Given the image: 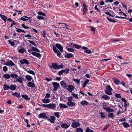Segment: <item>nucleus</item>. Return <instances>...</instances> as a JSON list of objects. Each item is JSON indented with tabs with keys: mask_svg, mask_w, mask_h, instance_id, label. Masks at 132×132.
Here are the masks:
<instances>
[{
	"mask_svg": "<svg viewBox=\"0 0 132 132\" xmlns=\"http://www.w3.org/2000/svg\"><path fill=\"white\" fill-rule=\"evenodd\" d=\"M106 89L104 91L105 93L108 95H110L112 94V88L110 86L107 85L106 87Z\"/></svg>",
	"mask_w": 132,
	"mask_h": 132,
	"instance_id": "nucleus-1",
	"label": "nucleus"
},
{
	"mask_svg": "<svg viewBox=\"0 0 132 132\" xmlns=\"http://www.w3.org/2000/svg\"><path fill=\"white\" fill-rule=\"evenodd\" d=\"M39 105L48 108L52 109H54L56 108V104L54 103H50L48 104H43L42 105L39 104Z\"/></svg>",
	"mask_w": 132,
	"mask_h": 132,
	"instance_id": "nucleus-2",
	"label": "nucleus"
},
{
	"mask_svg": "<svg viewBox=\"0 0 132 132\" xmlns=\"http://www.w3.org/2000/svg\"><path fill=\"white\" fill-rule=\"evenodd\" d=\"M103 109L106 110V112L108 113L114 111V110L112 109H111L110 106L107 107L106 105H103Z\"/></svg>",
	"mask_w": 132,
	"mask_h": 132,
	"instance_id": "nucleus-3",
	"label": "nucleus"
},
{
	"mask_svg": "<svg viewBox=\"0 0 132 132\" xmlns=\"http://www.w3.org/2000/svg\"><path fill=\"white\" fill-rule=\"evenodd\" d=\"M15 79V82H18L20 83H22V81L25 80V79L21 76H19L18 78Z\"/></svg>",
	"mask_w": 132,
	"mask_h": 132,
	"instance_id": "nucleus-4",
	"label": "nucleus"
},
{
	"mask_svg": "<svg viewBox=\"0 0 132 132\" xmlns=\"http://www.w3.org/2000/svg\"><path fill=\"white\" fill-rule=\"evenodd\" d=\"M52 84L54 87V90H57V89L60 87L59 84L57 82H53L52 83Z\"/></svg>",
	"mask_w": 132,
	"mask_h": 132,
	"instance_id": "nucleus-5",
	"label": "nucleus"
},
{
	"mask_svg": "<svg viewBox=\"0 0 132 132\" xmlns=\"http://www.w3.org/2000/svg\"><path fill=\"white\" fill-rule=\"evenodd\" d=\"M81 48L84 51V52L86 53L90 54L91 53V51L90 50H88V48L85 46H83Z\"/></svg>",
	"mask_w": 132,
	"mask_h": 132,
	"instance_id": "nucleus-6",
	"label": "nucleus"
},
{
	"mask_svg": "<svg viewBox=\"0 0 132 132\" xmlns=\"http://www.w3.org/2000/svg\"><path fill=\"white\" fill-rule=\"evenodd\" d=\"M19 62L22 65L24 64L28 65L29 64L28 61L25 59H23L22 60H20Z\"/></svg>",
	"mask_w": 132,
	"mask_h": 132,
	"instance_id": "nucleus-7",
	"label": "nucleus"
},
{
	"mask_svg": "<svg viewBox=\"0 0 132 132\" xmlns=\"http://www.w3.org/2000/svg\"><path fill=\"white\" fill-rule=\"evenodd\" d=\"M46 113H40L38 116L39 118H42L45 119H47L48 117L45 115Z\"/></svg>",
	"mask_w": 132,
	"mask_h": 132,
	"instance_id": "nucleus-8",
	"label": "nucleus"
},
{
	"mask_svg": "<svg viewBox=\"0 0 132 132\" xmlns=\"http://www.w3.org/2000/svg\"><path fill=\"white\" fill-rule=\"evenodd\" d=\"M53 50L54 52L57 53V55L58 56H59L61 55V54L59 51L56 49V47L54 46H53Z\"/></svg>",
	"mask_w": 132,
	"mask_h": 132,
	"instance_id": "nucleus-9",
	"label": "nucleus"
},
{
	"mask_svg": "<svg viewBox=\"0 0 132 132\" xmlns=\"http://www.w3.org/2000/svg\"><path fill=\"white\" fill-rule=\"evenodd\" d=\"M75 87L74 86L72 85H69L68 86V88L67 90L71 93L72 92V91L74 90Z\"/></svg>",
	"mask_w": 132,
	"mask_h": 132,
	"instance_id": "nucleus-10",
	"label": "nucleus"
},
{
	"mask_svg": "<svg viewBox=\"0 0 132 132\" xmlns=\"http://www.w3.org/2000/svg\"><path fill=\"white\" fill-rule=\"evenodd\" d=\"M80 123L79 122H77L74 121V122L71 125V126L73 128H76L80 126Z\"/></svg>",
	"mask_w": 132,
	"mask_h": 132,
	"instance_id": "nucleus-11",
	"label": "nucleus"
},
{
	"mask_svg": "<svg viewBox=\"0 0 132 132\" xmlns=\"http://www.w3.org/2000/svg\"><path fill=\"white\" fill-rule=\"evenodd\" d=\"M113 80L114 83L117 85H118L120 83L119 80L116 78H113Z\"/></svg>",
	"mask_w": 132,
	"mask_h": 132,
	"instance_id": "nucleus-12",
	"label": "nucleus"
},
{
	"mask_svg": "<svg viewBox=\"0 0 132 132\" xmlns=\"http://www.w3.org/2000/svg\"><path fill=\"white\" fill-rule=\"evenodd\" d=\"M61 85L62 87L63 88H66L67 87V85L66 84L65 82L63 81L60 82Z\"/></svg>",
	"mask_w": 132,
	"mask_h": 132,
	"instance_id": "nucleus-13",
	"label": "nucleus"
},
{
	"mask_svg": "<svg viewBox=\"0 0 132 132\" xmlns=\"http://www.w3.org/2000/svg\"><path fill=\"white\" fill-rule=\"evenodd\" d=\"M27 86L29 87H30L31 88H34L35 87V85L31 81H29L28 82Z\"/></svg>",
	"mask_w": 132,
	"mask_h": 132,
	"instance_id": "nucleus-14",
	"label": "nucleus"
},
{
	"mask_svg": "<svg viewBox=\"0 0 132 132\" xmlns=\"http://www.w3.org/2000/svg\"><path fill=\"white\" fill-rule=\"evenodd\" d=\"M55 46L57 48L59 49L61 52L62 51L63 48L60 44H55Z\"/></svg>",
	"mask_w": 132,
	"mask_h": 132,
	"instance_id": "nucleus-15",
	"label": "nucleus"
},
{
	"mask_svg": "<svg viewBox=\"0 0 132 132\" xmlns=\"http://www.w3.org/2000/svg\"><path fill=\"white\" fill-rule=\"evenodd\" d=\"M83 5L84 7L83 14L85 15L86 13L87 8L85 3H83Z\"/></svg>",
	"mask_w": 132,
	"mask_h": 132,
	"instance_id": "nucleus-16",
	"label": "nucleus"
},
{
	"mask_svg": "<svg viewBox=\"0 0 132 132\" xmlns=\"http://www.w3.org/2000/svg\"><path fill=\"white\" fill-rule=\"evenodd\" d=\"M58 67V65L56 63H53L52 64V67L50 66V68L51 69H52V67L53 68L55 69H57V67Z\"/></svg>",
	"mask_w": 132,
	"mask_h": 132,
	"instance_id": "nucleus-17",
	"label": "nucleus"
},
{
	"mask_svg": "<svg viewBox=\"0 0 132 132\" xmlns=\"http://www.w3.org/2000/svg\"><path fill=\"white\" fill-rule=\"evenodd\" d=\"M102 99L106 100H109L110 99V97L109 96H108L105 94L103 95L102 96Z\"/></svg>",
	"mask_w": 132,
	"mask_h": 132,
	"instance_id": "nucleus-18",
	"label": "nucleus"
},
{
	"mask_svg": "<svg viewBox=\"0 0 132 132\" xmlns=\"http://www.w3.org/2000/svg\"><path fill=\"white\" fill-rule=\"evenodd\" d=\"M31 54L33 55L38 57H41V55L40 54L36 53L34 52H32Z\"/></svg>",
	"mask_w": 132,
	"mask_h": 132,
	"instance_id": "nucleus-19",
	"label": "nucleus"
},
{
	"mask_svg": "<svg viewBox=\"0 0 132 132\" xmlns=\"http://www.w3.org/2000/svg\"><path fill=\"white\" fill-rule=\"evenodd\" d=\"M67 104L69 106H74L75 105V104L73 102L68 101L67 102Z\"/></svg>",
	"mask_w": 132,
	"mask_h": 132,
	"instance_id": "nucleus-20",
	"label": "nucleus"
},
{
	"mask_svg": "<svg viewBox=\"0 0 132 132\" xmlns=\"http://www.w3.org/2000/svg\"><path fill=\"white\" fill-rule=\"evenodd\" d=\"M73 55L71 53H67V54L65 55V56L68 58H69L72 57H73Z\"/></svg>",
	"mask_w": 132,
	"mask_h": 132,
	"instance_id": "nucleus-21",
	"label": "nucleus"
},
{
	"mask_svg": "<svg viewBox=\"0 0 132 132\" xmlns=\"http://www.w3.org/2000/svg\"><path fill=\"white\" fill-rule=\"evenodd\" d=\"M59 106L61 109L66 108H68V107L65 104H63L61 103L59 104Z\"/></svg>",
	"mask_w": 132,
	"mask_h": 132,
	"instance_id": "nucleus-22",
	"label": "nucleus"
},
{
	"mask_svg": "<svg viewBox=\"0 0 132 132\" xmlns=\"http://www.w3.org/2000/svg\"><path fill=\"white\" fill-rule=\"evenodd\" d=\"M16 86L14 85H10V89L12 90H14L16 89Z\"/></svg>",
	"mask_w": 132,
	"mask_h": 132,
	"instance_id": "nucleus-23",
	"label": "nucleus"
},
{
	"mask_svg": "<svg viewBox=\"0 0 132 132\" xmlns=\"http://www.w3.org/2000/svg\"><path fill=\"white\" fill-rule=\"evenodd\" d=\"M21 96L22 98L26 100L29 101L30 100V98L28 97L27 95H22Z\"/></svg>",
	"mask_w": 132,
	"mask_h": 132,
	"instance_id": "nucleus-24",
	"label": "nucleus"
},
{
	"mask_svg": "<svg viewBox=\"0 0 132 132\" xmlns=\"http://www.w3.org/2000/svg\"><path fill=\"white\" fill-rule=\"evenodd\" d=\"M13 96H15L17 98H19L20 97V93H18L17 92H15L14 93H12Z\"/></svg>",
	"mask_w": 132,
	"mask_h": 132,
	"instance_id": "nucleus-25",
	"label": "nucleus"
},
{
	"mask_svg": "<svg viewBox=\"0 0 132 132\" xmlns=\"http://www.w3.org/2000/svg\"><path fill=\"white\" fill-rule=\"evenodd\" d=\"M89 103L86 100L82 101L80 103V104L82 105H85L88 104Z\"/></svg>",
	"mask_w": 132,
	"mask_h": 132,
	"instance_id": "nucleus-26",
	"label": "nucleus"
},
{
	"mask_svg": "<svg viewBox=\"0 0 132 132\" xmlns=\"http://www.w3.org/2000/svg\"><path fill=\"white\" fill-rule=\"evenodd\" d=\"M42 101L43 102L45 103H47L50 102V100L48 99H46L45 98H43L42 99Z\"/></svg>",
	"mask_w": 132,
	"mask_h": 132,
	"instance_id": "nucleus-27",
	"label": "nucleus"
},
{
	"mask_svg": "<svg viewBox=\"0 0 132 132\" xmlns=\"http://www.w3.org/2000/svg\"><path fill=\"white\" fill-rule=\"evenodd\" d=\"M26 79L29 81H31L32 79V77L30 76L27 75L26 76Z\"/></svg>",
	"mask_w": 132,
	"mask_h": 132,
	"instance_id": "nucleus-28",
	"label": "nucleus"
},
{
	"mask_svg": "<svg viewBox=\"0 0 132 132\" xmlns=\"http://www.w3.org/2000/svg\"><path fill=\"white\" fill-rule=\"evenodd\" d=\"M115 70L116 71H119L121 69V67L119 65L117 64L114 67Z\"/></svg>",
	"mask_w": 132,
	"mask_h": 132,
	"instance_id": "nucleus-29",
	"label": "nucleus"
},
{
	"mask_svg": "<svg viewBox=\"0 0 132 132\" xmlns=\"http://www.w3.org/2000/svg\"><path fill=\"white\" fill-rule=\"evenodd\" d=\"M10 76L11 75H9L8 74H4L3 76V77L6 79L10 78Z\"/></svg>",
	"mask_w": 132,
	"mask_h": 132,
	"instance_id": "nucleus-30",
	"label": "nucleus"
},
{
	"mask_svg": "<svg viewBox=\"0 0 132 132\" xmlns=\"http://www.w3.org/2000/svg\"><path fill=\"white\" fill-rule=\"evenodd\" d=\"M10 89V86H8L6 84H4V89L5 90H7Z\"/></svg>",
	"mask_w": 132,
	"mask_h": 132,
	"instance_id": "nucleus-31",
	"label": "nucleus"
},
{
	"mask_svg": "<svg viewBox=\"0 0 132 132\" xmlns=\"http://www.w3.org/2000/svg\"><path fill=\"white\" fill-rule=\"evenodd\" d=\"M0 16L3 20H4L7 19V17L6 16L2 15L1 13H0Z\"/></svg>",
	"mask_w": 132,
	"mask_h": 132,
	"instance_id": "nucleus-32",
	"label": "nucleus"
},
{
	"mask_svg": "<svg viewBox=\"0 0 132 132\" xmlns=\"http://www.w3.org/2000/svg\"><path fill=\"white\" fill-rule=\"evenodd\" d=\"M16 28V31L18 32H22L24 33H26V32L25 31H24V30L21 29L20 28Z\"/></svg>",
	"mask_w": 132,
	"mask_h": 132,
	"instance_id": "nucleus-33",
	"label": "nucleus"
},
{
	"mask_svg": "<svg viewBox=\"0 0 132 132\" xmlns=\"http://www.w3.org/2000/svg\"><path fill=\"white\" fill-rule=\"evenodd\" d=\"M11 76L12 78L16 79L18 77V76L16 74L14 73H13L11 74Z\"/></svg>",
	"mask_w": 132,
	"mask_h": 132,
	"instance_id": "nucleus-34",
	"label": "nucleus"
},
{
	"mask_svg": "<svg viewBox=\"0 0 132 132\" xmlns=\"http://www.w3.org/2000/svg\"><path fill=\"white\" fill-rule=\"evenodd\" d=\"M61 127L63 128H68L69 126L67 124L65 123H63L61 125Z\"/></svg>",
	"mask_w": 132,
	"mask_h": 132,
	"instance_id": "nucleus-35",
	"label": "nucleus"
},
{
	"mask_svg": "<svg viewBox=\"0 0 132 132\" xmlns=\"http://www.w3.org/2000/svg\"><path fill=\"white\" fill-rule=\"evenodd\" d=\"M124 127L125 128H127L129 126V125L126 122H124L122 123Z\"/></svg>",
	"mask_w": 132,
	"mask_h": 132,
	"instance_id": "nucleus-36",
	"label": "nucleus"
},
{
	"mask_svg": "<svg viewBox=\"0 0 132 132\" xmlns=\"http://www.w3.org/2000/svg\"><path fill=\"white\" fill-rule=\"evenodd\" d=\"M9 65L10 66H14L15 65L14 64L13 62L11 60H10L8 62Z\"/></svg>",
	"mask_w": 132,
	"mask_h": 132,
	"instance_id": "nucleus-37",
	"label": "nucleus"
},
{
	"mask_svg": "<svg viewBox=\"0 0 132 132\" xmlns=\"http://www.w3.org/2000/svg\"><path fill=\"white\" fill-rule=\"evenodd\" d=\"M73 46H74L75 48L78 49L80 48L81 47L82 48V46L81 45H79L76 44H73Z\"/></svg>",
	"mask_w": 132,
	"mask_h": 132,
	"instance_id": "nucleus-38",
	"label": "nucleus"
},
{
	"mask_svg": "<svg viewBox=\"0 0 132 132\" xmlns=\"http://www.w3.org/2000/svg\"><path fill=\"white\" fill-rule=\"evenodd\" d=\"M32 50L35 51H36L37 52H40V51L37 48L33 47L32 48Z\"/></svg>",
	"mask_w": 132,
	"mask_h": 132,
	"instance_id": "nucleus-39",
	"label": "nucleus"
},
{
	"mask_svg": "<svg viewBox=\"0 0 132 132\" xmlns=\"http://www.w3.org/2000/svg\"><path fill=\"white\" fill-rule=\"evenodd\" d=\"M74 81L76 82L78 84H79L80 83V79H73Z\"/></svg>",
	"mask_w": 132,
	"mask_h": 132,
	"instance_id": "nucleus-40",
	"label": "nucleus"
},
{
	"mask_svg": "<svg viewBox=\"0 0 132 132\" xmlns=\"http://www.w3.org/2000/svg\"><path fill=\"white\" fill-rule=\"evenodd\" d=\"M28 41L31 44L33 45L34 46H35L36 47H37V45L36 44H35V43L32 41H31L30 40H28Z\"/></svg>",
	"mask_w": 132,
	"mask_h": 132,
	"instance_id": "nucleus-41",
	"label": "nucleus"
},
{
	"mask_svg": "<svg viewBox=\"0 0 132 132\" xmlns=\"http://www.w3.org/2000/svg\"><path fill=\"white\" fill-rule=\"evenodd\" d=\"M85 131L86 132H94V131L93 130H92L90 129L89 127H87Z\"/></svg>",
	"mask_w": 132,
	"mask_h": 132,
	"instance_id": "nucleus-42",
	"label": "nucleus"
},
{
	"mask_svg": "<svg viewBox=\"0 0 132 132\" xmlns=\"http://www.w3.org/2000/svg\"><path fill=\"white\" fill-rule=\"evenodd\" d=\"M106 18L110 22L114 23H115L117 22L116 21L111 19L108 17H107Z\"/></svg>",
	"mask_w": 132,
	"mask_h": 132,
	"instance_id": "nucleus-43",
	"label": "nucleus"
},
{
	"mask_svg": "<svg viewBox=\"0 0 132 132\" xmlns=\"http://www.w3.org/2000/svg\"><path fill=\"white\" fill-rule=\"evenodd\" d=\"M106 18L110 22L114 23H115L117 22L116 21L111 19L108 17H107Z\"/></svg>",
	"mask_w": 132,
	"mask_h": 132,
	"instance_id": "nucleus-44",
	"label": "nucleus"
},
{
	"mask_svg": "<svg viewBox=\"0 0 132 132\" xmlns=\"http://www.w3.org/2000/svg\"><path fill=\"white\" fill-rule=\"evenodd\" d=\"M76 130L77 132H83V130L80 128H77Z\"/></svg>",
	"mask_w": 132,
	"mask_h": 132,
	"instance_id": "nucleus-45",
	"label": "nucleus"
},
{
	"mask_svg": "<svg viewBox=\"0 0 132 132\" xmlns=\"http://www.w3.org/2000/svg\"><path fill=\"white\" fill-rule=\"evenodd\" d=\"M24 50H25L24 48H21L19 50L18 52L20 53H22L24 52Z\"/></svg>",
	"mask_w": 132,
	"mask_h": 132,
	"instance_id": "nucleus-46",
	"label": "nucleus"
},
{
	"mask_svg": "<svg viewBox=\"0 0 132 132\" xmlns=\"http://www.w3.org/2000/svg\"><path fill=\"white\" fill-rule=\"evenodd\" d=\"M108 116L109 117L113 118L114 116V114L112 113H110L108 114Z\"/></svg>",
	"mask_w": 132,
	"mask_h": 132,
	"instance_id": "nucleus-47",
	"label": "nucleus"
},
{
	"mask_svg": "<svg viewBox=\"0 0 132 132\" xmlns=\"http://www.w3.org/2000/svg\"><path fill=\"white\" fill-rule=\"evenodd\" d=\"M27 72L28 73L32 74L34 75H35L34 72L32 70H28L27 71Z\"/></svg>",
	"mask_w": 132,
	"mask_h": 132,
	"instance_id": "nucleus-48",
	"label": "nucleus"
},
{
	"mask_svg": "<svg viewBox=\"0 0 132 132\" xmlns=\"http://www.w3.org/2000/svg\"><path fill=\"white\" fill-rule=\"evenodd\" d=\"M8 42H9V44L13 46H14L15 45V43L12 41H10V40H9Z\"/></svg>",
	"mask_w": 132,
	"mask_h": 132,
	"instance_id": "nucleus-49",
	"label": "nucleus"
},
{
	"mask_svg": "<svg viewBox=\"0 0 132 132\" xmlns=\"http://www.w3.org/2000/svg\"><path fill=\"white\" fill-rule=\"evenodd\" d=\"M38 14L40 15L44 16H45L46 15L45 13L43 12H38Z\"/></svg>",
	"mask_w": 132,
	"mask_h": 132,
	"instance_id": "nucleus-50",
	"label": "nucleus"
},
{
	"mask_svg": "<svg viewBox=\"0 0 132 132\" xmlns=\"http://www.w3.org/2000/svg\"><path fill=\"white\" fill-rule=\"evenodd\" d=\"M109 125L108 124L106 125L105 127L104 128L102 129V130L103 131H105L109 126Z\"/></svg>",
	"mask_w": 132,
	"mask_h": 132,
	"instance_id": "nucleus-51",
	"label": "nucleus"
},
{
	"mask_svg": "<svg viewBox=\"0 0 132 132\" xmlns=\"http://www.w3.org/2000/svg\"><path fill=\"white\" fill-rule=\"evenodd\" d=\"M72 95L73 96L76 98V99H78L79 97L78 96V95L77 94H76L74 93L72 94Z\"/></svg>",
	"mask_w": 132,
	"mask_h": 132,
	"instance_id": "nucleus-52",
	"label": "nucleus"
},
{
	"mask_svg": "<svg viewBox=\"0 0 132 132\" xmlns=\"http://www.w3.org/2000/svg\"><path fill=\"white\" fill-rule=\"evenodd\" d=\"M37 18L38 19L40 20L43 19L44 18L40 15H38L37 17Z\"/></svg>",
	"mask_w": 132,
	"mask_h": 132,
	"instance_id": "nucleus-53",
	"label": "nucleus"
},
{
	"mask_svg": "<svg viewBox=\"0 0 132 132\" xmlns=\"http://www.w3.org/2000/svg\"><path fill=\"white\" fill-rule=\"evenodd\" d=\"M64 70H63L58 72V73L59 75H61L63 73H64Z\"/></svg>",
	"mask_w": 132,
	"mask_h": 132,
	"instance_id": "nucleus-54",
	"label": "nucleus"
},
{
	"mask_svg": "<svg viewBox=\"0 0 132 132\" xmlns=\"http://www.w3.org/2000/svg\"><path fill=\"white\" fill-rule=\"evenodd\" d=\"M115 96L119 98H121V96H120V94H117L116 93L115 95Z\"/></svg>",
	"mask_w": 132,
	"mask_h": 132,
	"instance_id": "nucleus-55",
	"label": "nucleus"
},
{
	"mask_svg": "<svg viewBox=\"0 0 132 132\" xmlns=\"http://www.w3.org/2000/svg\"><path fill=\"white\" fill-rule=\"evenodd\" d=\"M67 50L70 52H73L74 51V49L71 48H67Z\"/></svg>",
	"mask_w": 132,
	"mask_h": 132,
	"instance_id": "nucleus-56",
	"label": "nucleus"
},
{
	"mask_svg": "<svg viewBox=\"0 0 132 132\" xmlns=\"http://www.w3.org/2000/svg\"><path fill=\"white\" fill-rule=\"evenodd\" d=\"M90 27L91 28V30L94 32V34H95V28L94 27Z\"/></svg>",
	"mask_w": 132,
	"mask_h": 132,
	"instance_id": "nucleus-57",
	"label": "nucleus"
},
{
	"mask_svg": "<svg viewBox=\"0 0 132 132\" xmlns=\"http://www.w3.org/2000/svg\"><path fill=\"white\" fill-rule=\"evenodd\" d=\"M54 115L58 118L60 116L59 115V112H55L54 113Z\"/></svg>",
	"mask_w": 132,
	"mask_h": 132,
	"instance_id": "nucleus-58",
	"label": "nucleus"
},
{
	"mask_svg": "<svg viewBox=\"0 0 132 132\" xmlns=\"http://www.w3.org/2000/svg\"><path fill=\"white\" fill-rule=\"evenodd\" d=\"M50 97V94L48 93L46 94V96H45V98H48Z\"/></svg>",
	"mask_w": 132,
	"mask_h": 132,
	"instance_id": "nucleus-59",
	"label": "nucleus"
},
{
	"mask_svg": "<svg viewBox=\"0 0 132 132\" xmlns=\"http://www.w3.org/2000/svg\"><path fill=\"white\" fill-rule=\"evenodd\" d=\"M20 19L21 20L25 21H27L28 20V19H25L23 17H21Z\"/></svg>",
	"mask_w": 132,
	"mask_h": 132,
	"instance_id": "nucleus-60",
	"label": "nucleus"
},
{
	"mask_svg": "<svg viewBox=\"0 0 132 132\" xmlns=\"http://www.w3.org/2000/svg\"><path fill=\"white\" fill-rule=\"evenodd\" d=\"M21 26L23 27L25 29H27L29 28V27L26 26L24 24H21Z\"/></svg>",
	"mask_w": 132,
	"mask_h": 132,
	"instance_id": "nucleus-61",
	"label": "nucleus"
},
{
	"mask_svg": "<svg viewBox=\"0 0 132 132\" xmlns=\"http://www.w3.org/2000/svg\"><path fill=\"white\" fill-rule=\"evenodd\" d=\"M64 72H65L66 74H67L69 72V69L65 68L64 70Z\"/></svg>",
	"mask_w": 132,
	"mask_h": 132,
	"instance_id": "nucleus-62",
	"label": "nucleus"
},
{
	"mask_svg": "<svg viewBox=\"0 0 132 132\" xmlns=\"http://www.w3.org/2000/svg\"><path fill=\"white\" fill-rule=\"evenodd\" d=\"M8 69V68L6 66H4L3 68V70L4 71H6Z\"/></svg>",
	"mask_w": 132,
	"mask_h": 132,
	"instance_id": "nucleus-63",
	"label": "nucleus"
},
{
	"mask_svg": "<svg viewBox=\"0 0 132 132\" xmlns=\"http://www.w3.org/2000/svg\"><path fill=\"white\" fill-rule=\"evenodd\" d=\"M63 67V66L62 65H58V67H57V69L62 68Z\"/></svg>",
	"mask_w": 132,
	"mask_h": 132,
	"instance_id": "nucleus-64",
	"label": "nucleus"
}]
</instances>
